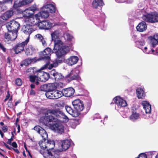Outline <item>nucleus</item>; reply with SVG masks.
<instances>
[{"label":"nucleus","mask_w":158,"mask_h":158,"mask_svg":"<svg viewBox=\"0 0 158 158\" xmlns=\"http://www.w3.org/2000/svg\"><path fill=\"white\" fill-rule=\"evenodd\" d=\"M45 117H42L40 122L45 125L49 122H67L69 119L63 112L59 109H49L45 113Z\"/></svg>","instance_id":"1"},{"label":"nucleus","mask_w":158,"mask_h":158,"mask_svg":"<svg viewBox=\"0 0 158 158\" xmlns=\"http://www.w3.org/2000/svg\"><path fill=\"white\" fill-rule=\"evenodd\" d=\"M54 42V46L52 52L55 53L58 57H62L69 51V47L64 45L63 43L60 40Z\"/></svg>","instance_id":"2"},{"label":"nucleus","mask_w":158,"mask_h":158,"mask_svg":"<svg viewBox=\"0 0 158 158\" xmlns=\"http://www.w3.org/2000/svg\"><path fill=\"white\" fill-rule=\"evenodd\" d=\"M72 104L76 110L68 106H65V109L67 112L72 116L77 117L79 114V112L82 111L84 108L83 102L80 99H76L73 101Z\"/></svg>","instance_id":"3"},{"label":"nucleus","mask_w":158,"mask_h":158,"mask_svg":"<svg viewBox=\"0 0 158 158\" xmlns=\"http://www.w3.org/2000/svg\"><path fill=\"white\" fill-rule=\"evenodd\" d=\"M42 11L35 15V18L38 22H39L40 18H46L49 16V12L54 13L56 11L55 6L52 4L46 5L42 8Z\"/></svg>","instance_id":"4"},{"label":"nucleus","mask_w":158,"mask_h":158,"mask_svg":"<svg viewBox=\"0 0 158 158\" xmlns=\"http://www.w3.org/2000/svg\"><path fill=\"white\" fill-rule=\"evenodd\" d=\"M142 19L146 21L151 23H155L158 22V14L155 12L144 15Z\"/></svg>","instance_id":"5"},{"label":"nucleus","mask_w":158,"mask_h":158,"mask_svg":"<svg viewBox=\"0 0 158 158\" xmlns=\"http://www.w3.org/2000/svg\"><path fill=\"white\" fill-rule=\"evenodd\" d=\"M20 26V24L16 21L13 20L8 22L6 25V27L8 31L13 32H16L17 34L18 29Z\"/></svg>","instance_id":"6"},{"label":"nucleus","mask_w":158,"mask_h":158,"mask_svg":"<svg viewBox=\"0 0 158 158\" xmlns=\"http://www.w3.org/2000/svg\"><path fill=\"white\" fill-rule=\"evenodd\" d=\"M29 40V38L28 37L25 41L21 43L17 44L14 48L15 53L18 54L23 52L25 46L27 44Z\"/></svg>","instance_id":"7"},{"label":"nucleus","mask_w":158,"mask_h":158,"mask_svg":"<svg viewBox=\"0 0 158 158\" xmlns=\"http://www.w3.org/2000/svg\"><path fill=\"white\" fill-rule=\"evenodd\" d=\"M47 146L46 147V149L45 150H41L40 151V153L41 154L42 151H44L45 150H48V151L51 152H54V153L53 154V156H57V154H58V155H59V150H56L55 151H51V149H52L54 148L55 143L54 141L53 140H48L47 141Z\"/></svg>","instance_id":"8"},{"label":"nucleus","mask_w":158,"mask_h":158,"mask_svg":"<svg viewBox=\"0 0 158 158\" xmlns=\"http://www.w3.org/2000/svg\"><path fill=\"white\" fill-rule=\"evenodd\" d=\"M50 128L54 131L58 133L61 134L64 132V126L60 123H56L51 125Z\"/></svg>","instance_id":"9"},{"label":"nucleus","mask_w":158,"mask_h":158,"mask_svg":"<svg viewBox=\"0 0 158 158\" xmlns=\"http://www.w3.org/2000/svg\"><path fill=\"white\" fill-rule=\"evenodd\" d=\"M37 8L36 5H33L30 7L26 9L23 13V16L27 18L31 17L33 15L35 12L37 10Z\"/></svg>","instance_id":"10"},{"label":"nucleus","mask_w":158,"mask_h":158,"mask_svg":"<svg viewBox=\"0 0 158 158\" xmlns=\"http://www.w3.org/2000/svg\"><path fill=\"white\" fill-rule=\"evenodd\" d=\"M71 143V141L69 139H66L61 141L59 143V147L60 151L59 152H60L62 151H65L68 149Z\"/></svg>","instance_id":"11"},{"label":"nucleus","mask_w":158,"mask_h":158,"mask_svg":"<svg viewBox=\"0 0 158 158\" xmlns=\"http://www.w3.org/2000/svg\"><path fill=\"white\" fill-rule=\"evenodd\" d=\"M113 100L119 107H125L127 105L126 101L119 96L115 97L113 99Z\"/></svg>","instance_id":"12"},{"label":"nucleus","mask_w":158,"mask_h":158,"mask_svg":"<svg viewBox=\"0 0 158 158\" xmlns=\"http://www.w3.org/2000/svg\"><path fill=\"white\" fill-rule=\"evenodd\" d=\"M17 36L16 32H13L9 31L8 33H6L5 34V41H13L16 39Z\"/></svg>","instance_id":"13"},{"label":"nucleus","mask_w":158,"mask_h":158,"mask_svg":"<svg viewBox=\"0 0 158 158\" xmlns=\"http://www.w3.org/2000/svg\"><path fill=\"white\" fill-rule=\"evenodd\" d=\"M34 129L44 139L47 138L48 134L47 132L44 129L38 126H35L34 128Z\"/></svg>","instance_id":"14"},{"label":"nucleus","mask_w":158,"mask_h":158,"mask_svg":"<svg viewBox=\"0 0 158 158\" xmlns=\"http://www.w3.org/2000/svg\"><path fill=\"white\" fill-rule=\"evenodd\" d=\"M38 76L39 77V81L44 82L48 80L49 77V73L41 71L38 73Z\"/></svg>","instance_id":"15"},{"label":"nucleus","mask_w":158,"mask_h":158,"mask_svg":"<svg viewBox=\"0 0 158 158\" xmlns=\"http://www.w3.org/2000/svg\"><path fill=\"white\" fill-rule=\"evenodd\" d=\"M79 60L78 57L76 56H71L67 59L65 62L69 66H72L76 64Z\"/></svg>","instance_id":"16"},{"label":"nucleus","mask_w":158,"mask_h":158,"mask_svg":"<svg viewBox=\"0 0 158 158\" xmlns=\"http://www.w3.org/2000/svg\"><path fill=\"white\" fill-rule=\"evenodd\" d=\"M150 44L151 47H154L158 44V33L149 37Z\"/></svg>","instance_id":"17"},{"label":"nucleus","mask_w":158,"mask_h":158,"mask_svg":"<svg viewBox=\"0 0 158 158\" xmlns=\"http://www.w3.org/2000/svg\"><path fill=\"white\" fill-rule=\"evenodd\" d=\"M79 73V71L76 69L72 70L70 73L67 75V76L70 77V80H78L79 78L77 74Z\"/></svg>","instance_id":"18"},{"label":"nucleus","mask_w":158,"mask_h":158,"mask_svg":"<svg viewBox=\"0 0 158 158\" xmlns=\"http://www.w3.org/2000/svg\"><path fill=\"white\" fill-rule=\"evenodd\" d=\"M62 92L63 96L66 97H69L73 94L74 90L73 88L70 87L63 89Z\"/></svg>","instance_id":"19"},{"label":"nucleus","mask_w":158,"mask_h":158,"mask_svg":"<svg viewBox=\"0 0 158 158\" xmlns=\"http://www.w3.org/2000/svg\"><path fill=\"white\" fill-rule=\"evenodd\" d=\"M51 49L49 48H46L42 53L41 56L43 59L49 61L50 60V56Z\"/></svg>","instance_id":"20"},{"label":"nucleus","mask_w":158,"mask_h":158,"mask_svg":"<svg viewBox=\"0 0 158 158\" xmlns=\"http://www.w3.org/2000/svg\"><path fill=\"white\" fill-rule=\"evenodd\" d=\"M54 152H51L48 150L41 152V154L45 158H59L58 154H57V156H53Z\"/></svg>","instance_id":"21"},{"label":"nucleus","mask_w":158,"mask_h":158,"mask_svg":"<svg viewBox=\"0 0 158 158\" xmlns=\"http://www.w3.org/2000/svg\"><path fill=\"white\" fill-rule=\"evenodd\" d=\"M24 51L27 55L31 56L35 53V49L32 45H29L26 47Z\"/></svg>","instance_id":"22"},{"label":"nucleus","mask_w":158,"mask_h":158,"mask_svg":"<svg viewBox=\"0 0 158 158\" xmlns=\"http://www.w3.org/2000/svg\"><path fill=\"white\" fill-rule=\"evenodd\" d=\"M50 74L51 76L53 77V78H54L56 81H58L61 79L63 77L61 73L56 72L55 69L52 70L50 72Z\"/></svg>","instance_id":"23"},{"label":"nucleus","mask_w":158,"mask_h":158,"mask_svg":"<svg viewBox=\"0 0 158 158\" xmlns=\"http://www.w3.org/2000/svg\"><path fill=\"white\" fill-rule=\"evenodd\" d=\"M39 26L41 29H48L51 27L52 25L50 23L45 21L40 23L39 25Z\"/></svg>","instance_id":"24"},{"label":"nucleus","mask_w":158,"mask_h":158,"mask_svg":"<svg viewBox=\"0 0 158 158\" xmlns=\"http://www.w3.org/2000/svg\"><path fill=\"white\" fill-rule=\"evenodd\" d=\"M147 28V25L144 22L139 23L136 27L137 31L141 32L145 31L146 30Z\"/></svg>","instance_id":"25"},{"label":"nucleus","mask_w":158,"mask_h":158,"mask_svg":"<svg viewBox=\"0 0 158 158\" xmlns=\"http://www.w3.org/2000/svg\"><path fill=\"white\" fill-rule=\"evenodd\" d=\"M142 105L146 113H150L151 111V107L149 103L147 101H143L142 102Z\"/></svg>","instance_id":"26"},{"label":"nucleus","mask_w":158,"mask_h":158,"mask_svg":"<svg viewBox=\"0 0 158 158\" xmlns=\"http://www.w3.org/2000/svg\"><path fill=\"white\" fill-rule=\"evenodd\" d=\"M58 62L56 61L53 64H50L49 62L45 64L41 68L42 69H51L57 66Z\"/></svg>","instance_id":"27"},{"label":"nucleus","mask_w":158,"mask_h":158,"mask_svg":"<svg viewBox=\"0 0 158 158\" xmlns=\"http://www.w3.org/2000/svg\"><path fill=\"white\" fill-rule=\"evenodd\" d=\"M51 36L52 41H56L60 37V33L59 31H56L51 34Z\"/></svg>","instance_id":"28"},{"label":"nucleus","mask_w":158,"mask_h":158,"mask_svg":"<svg viewBox=\"0 0 158 158\" xmlns=\"http://www.w3.org/2000/svg\"><path fill=\"white\" fill-rule=\"evenodd\" d=\"M13 15V12L12 11H8L3 14L1 18L4 20H7L11 17Z\"/></svg>","instance_id":"29"},{"label":"nucleus","mask_w":158,"mask_h":158,"mask_svg":"<svg viewBox=\"0 0 158 158\" xmlns=\"http://www.w3.org/2000/svg\"><path fill=\"white\" fill-rule=\"evenodd\" d=\"M31 26L27 23L26 26H24L23 27L24 32L26 34L29 35L32 31Z\"/></svg>","instance_id":"30"},{"label":"nucleus","mask_w":158,"mask_h":158,"mask_svg":"<svg viewBox=\"0 0 158 158\" xmlns=\"http://www.w3.org/2000/svg\"><path fill=\"white\" fill-rule=\"evenodd\" d=\"M137 97L139 98H142L145 97V94L144 90L141 88H138L136 90Z\"/></svg>","instance_id":"31"},{"label":"nucleus","mask_w":158,"mask_h":158,"mask_svg":"<svg viewBox=\"0 0 158 158\" xmlns=\"http://www.w3.org/2000/svg\"><path fill=\"white\" fill-rule=\"evenodd\" d=\"M103 5L104 3L102 0H94L92 2L93 6L95 8H97L98 6Z\"/></svg>","instance_id":"32"},{"label":"nucleus","mask_w":158,"mask_h":158,"mask_svg":"<svg viewBox=\"0 0 158 158\" xmlns=\"http://www.w3.org/2000/svg\"><path fill=\"white\" fill-rule=\"evenodd\" d=\"M55 83H52L44 85L46 87L48 91H54L56 89Z\"/></svg>","instance_id":"33"},{"label":"nucleus","mask_w":158,"mask_h":158,"mask_svg":"<svg viewBox=\"0 0 158 158\" xmlns=\"http://www.w3.org/2000/svg\"><path fill=\"white\" fill-rule=\"evenodd\" d=\"M30 81L32 82H34L36 81V84L37 85L39 84V77L38 76V74L36 75H30L29 77Z\"/></svg>","instance_id":"34"},{"label":"nucleus","mask_w":158,"mask_h":158,"mask_svg":"<svg viewBox=\"0 0 158 158\" xmlns=\"http://www.w3.org/2000/svg\"><path fill=\"white\" fill-rule=\"evenodd\" d=\"M24 1H21L20 0H17L14 2L13 7L15 8H16L18 7L21 6L23 5L24 4Z\"/></svg>","instance_id":"35"},{"label":"nucleus","mask_w":158,"mask_h":158,"mask_svg":"<svg viewBox=\"0 0 158 158\" xmlns=\"http://www.w3.org/2000/svg\"><path fill=\"white\" fill-rule=\"evenodd\" d=\"M34 60V59H27L23 61L22 63L20 65L21 66H23V65L27 66L33 62Z\"/></svg>","instance_id":"36"},{"label":"nucleus","mask_w":158,"mask_h":158,"mask_svg":"<svg viewBox=\"0 0 158 158\" xmlns=\"http://www.w3.org/2000/svg\"><path fill=\"white\" fill-rule=\"evenodd\" d=\"M27 19V20L28 21L27 23L30 25H31V26L36 24L38 22V21H36L35 22V19L31 16L29 18H28ZM36 20L37 21V20Z\"/></svg>","instance_id":"37"},{"label":"nucleus","mask_w":158,"mask_h":158,"mask_svg":"<svg viewBox=\"0 0 158 158\" xmlns=\"http://www.w3.org/2000/svg\"><path fill=\"white\" fill-rule=\"evenodd\" d=\"M35 37L39 40L42 42L43 46H45L46 45V44L43 36L40 34H38L35 35Z\"/></svg>","instance_id":"38"},{"label":"nucleus","mask_w":158,"mask_h":158,"mask_svg":"<svg viewBox=\"0 0 158 158\" xmlns=\"http://www.w3.org/2000/svg\"><path fill=\"white\" fill-rule=\"evenodd\" d=\"M54 91V99H56L61 97L62 95V91L56 90Z\"/></svg>","instance_id":"39"},{"label":"nucleus","mask_w":158,"mask_h":158,"mask_svg":"<svg viewBox=\"0 0 158 158\" xmlns=\"http://www.w3.org/2000/svg\"><path fill=\"white\" fill-rule=\"evenodd\" d=\"M54 91H47L45 93V95L46 97L48 98L54 99Z\"/></svg>","instance_id":"40"},{"label":"nucleus","mask_w":158,"mask_h":158,"mask_svg":"<svg viewBox=\"0 0 158 158\" xmlns=\"http://www.w3.org/2000/svg\"><path fill=\"white\" fill-rule=\"evenodd\" d=\"M47 142L45 140L40 141L39 142V144L43 150H45L47 146Z\"/></svg>","instance_id":"41"},{"label":"nucleus","mask_w":158,"mask_h":158,"mask_svg":"<svg viewBox=\"0 0 158 158\" xmlns=\"http://www.w3.org/2000/svg\"><path fill=\"white\" fill-rule=\"evenodd\" d=\"M139 115L136 113H133L130 117L131 119L134 120L136 119L139 118Z\"/></svg>","instance_id":"42"},{"label":"nucleus","mask_w":158,"mask_h":158,"mask_svg":"<svg viewBox=\"0 0 158 158\" xmlns=\"http://www.w3.org/2000/svg\"><path fill=\"white\" fill-rule=\"evenodd\" d=\"M55 84L56 85V89H60V88H62L64 86L63 83L61 82L55 83Z\"/></svg>","instance_id":"43"},{"label":"nucleus","mask_w":158,"mask_h":158,"mask_svg":"<svg viewBox=\"0 0 158 158\" xmlns=\"http://www.w3.org/2000/svg\"><path fill=\"white\" fill-rule=\"evenodd\" d=\"M64 36H66L67 40H71L73 38V37L72 36H71L70 34L67 33H65L64 34Z\"/></svg>","instance_id":"44"},{"label":"nucleus","mask_w":158,"mask_h":158,"mask_svg":"<svg viewBox=\"0 0 158 158\" xmlns=\"http://www.w3.org/2000/svg\"><path fill=\"white\" fill-rule=\"evenodd\" d=\"M15 84L18 86H20L22 85V80L19 78L15 80Z\"/></svg>","instance_id":"45"},{"label":"nucleus","mask_w":158,"mask_h":158,"mask_svg":"<svg viewBox=\"0 0 158 158\" xmlns=\"http://www.w3.org/2000/svg\"><path fill=\"white\" fill-rule=\"evenodd\" d=\"M0 48L1 49H2L4 52H5L6 51V48L4 47V46L1 43H0Z\"/></svg>","instance_id":"46"},{"label":"nucleus","mask_w":158,"mask_h":158,"mask_svg":"<svg viewBox=\"0 0 158 158\" xmlns=\"http://www.w3.org/2000/svg\"><path fill=\"white\" fill-rule=\"evenodd\" d=\"M136 44L137 45H140L141 46H143L144 44V41H140L137 42Z\"/></svg>","instance_id":"47"},{"label":"nucleus","mask_w":158,"mask_h":158,"mask_svg":"<svg viewBox=\"0 0 158 158\" xmlns=\"http://www.w3.org/2000/svg\"><path fill=\"white\" fill-rule=\"evenodd\" d=\"M2 130L5 132H6L7 131V126H3L2 127Z\"/></svg>","instance_id":"48"},{"label":"nucleus","mask_w":158,"mask_h":158,"mask_svg":"<svg viewBox=\"0 0 158 158\" xmlns=\"http://www.w3.org/2000/svg\"><path fill=\"white\" fill-rule=\"evenodd\" d=\"M10 94H9V91H8L7 92V95L6 96V98L5 99V101H6L10 97Z\"/></svg>","instance_id":"49"},{"label":"nucleus","mask_w":158,"mask_h":158,"mask_svg":"<svg viewBox=\"0 0 158 158\" xmlns=\"http://www.w3.org/2000/svg\"><path fill=\"white\" fill-rule=\"evenodd\" d=\"M12 146L15 148H16L17 147V145L15 142H13L12 144Z\"/></svg>","instance_id":"50"},{"label":"nucleus","mask_w":158,"mask_h":158,"mask_svg":"<svg viewBox=\"0 0 158 158\" xmlns=\"http://www.w3.org/2000/svg\"><path fill=\"white\" fill-rule=\"evenodd\" d=\"M13 140V139L12 137H11L10 139H8V141L7 142V143L9 144H11V142Z\"/></svg>","instance_id":"51"},{"label":"nucleus","mask_w":158,"mask_h":158,"mask_svg":"<svg viewBox=\"0 0 158 158\" xmlns=\"http://www.w3.org/2000/svg\"><path fill=\"white\" fill-rule=\"evenodd\" d=\"M8 106L10 107H12L13 105L12 102H8Z\"/></svg>","instance_id":"52"},{"label":"nucleus","mask_w":158,"mask_h":158,"mask_svg":"<svg viewBox=\"0 0 158 158\" xmlns=\"http://www.w3.org/2000/svg\"><path fill=\"white\" fill-rule=\"evenodd\" d=\"M35 91L32 90L31 89L30 92V94L31 95H34L35 94Z\"/></svg>","instance_id":"53"},{"label":"nucleus","mask_w":158,"mask_h":158,"mask_svg":"<svg viewBox=\"0 0 158 158\" xmlns=\"http://www.w3.org/2000/svg\"><path fill=\"white\" fill-rule=\"evenodd\" d=\"M26 3H27L31 2L33 0H23Z\"/></svg>","instance_id":"54"},{"label":"nucleus","mask_w":158,"mask_h":158,"mask_svg":"<svg viewBox=\"0 0 158 158\" xmlns=\"http://www.w3.org/2000/svg\"><path fill=\"white\" fill-rule=\"evenodd\" d=\"M152 52L154 54H155L157 53V52L156 51H155L153 49L152 50Z\"/></svg>","instance_id":"55"},{"label":"nucleus","mask_w":158,"mask_h":158,"mask_svg":"<svg viewBox=\"0 0 158 158\" xmlns=\"http://www.w3.org/2000/svg\"><path fill=\"white\" fill-rule=\"evenodd\" d=\"M17 128H18V132H19L20 131V126L19 125H18V126L17 127Z\"/></svg>","instance_id":"56"},{"label":"nucleus","mask_w":158,"mask_h":158,"mask_svg":"<svg viewBox=\"0 0 158 158\" xmlns=\"http://www.w3.org/2000/svg\"><path fill=\"white\" fill-rule=\"evenodd\" d=\"M4 145L7 148H8L9 149H10V147H9V146L7 145V144H6V143H5L4 144Z\"/></svg>","instance_id":"57"},{"label":"nucleus","mask_w":158,"mask_h":158,"mask_svg":"<svg viewBox=\"0 0 158 158\" xmlns=\"http://www.w3.org/2000/svg\"><path fill=\"white\" fill-rule=\"evenodd\" d=\"M12 0H7L5 1V2L6 3L8 2H10L11 3L12 2Z\"/></svg>","instance_id":"58"},{"label":"nucleus","mask_w":158,"mask_h":158,"mask_svg":"<svg viewBox=\"0 0 158 158\" xmlns=\"http://www.w3.org/2000/svg\"><path fill=\"white\" fill-rule=\"evenodd\" d=\"M13 149L17 153H19V150L17 149Z\"/></svg>","instance_id":"59"},{"label":"nucleus","mask_w":158,"mask_h":158,"mask_svg":"<svg viewBox=\"0 0 158 158\" xmlns=\"http://www.w3.org/2000/svg\"><path fill=\"white\" fill-rule=\"evenodd\" d=\"M30 86L31 88H33L35 87V85H34L31 84V85Z\"/></svg>","instance_id":"60"},{"label":"nucleus","mask_w":158,"mask_h":158,"mask_svg":"<svg viewBox=\"0 0 158 158\" xmlns=\"http://www.w3.org/2000/svg\"><path fill=\"white\" fill-rule=\"evenodd\" d=\"M0 125L1 126H3V125H4V123L3 122H1L0 123Z\"/></svg>","instance_id":"61"},{"label":"nucleus","mask_w":158,"mask_h":158,"mask_svg":"<svg viewBox=\"0 0 158 158\" xmlns=\"http://www.w3.org/2000/svg\"><path fill=\"white\" fill-rule=\"evenodd\" d=\"M19 103V102H15V106H16L17 105V104Z\"/></svg>","instance_id":"62"},{"label":"nucleus","mask_w":158,"mask_h":158,"mask_svg":"<svg viewBox=\"0 0 158 158\" xmlns=\"http://www.w3.org/2000/svg\"><path fill=\"white\" fill-rule=\"evenodd\" d=\"M0 134L1 135L2 137L3 138V134H2V133H0Z\"/></svg>","instance_id":"63"},{"label":"nucleus","mask_w":158,"mask_h":158,"mask_svg":"<svg viewBox=\"0 0 158 158\" xmlns=\"http://www.w3.org/2000/svg\"><path fill=\"white\" fill-rule=\"evenodd\" d=\"M156 158H158V154L156 155Z\"/></svg>","instance_id":"64"}]
</instances>
